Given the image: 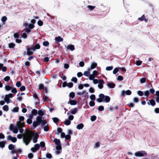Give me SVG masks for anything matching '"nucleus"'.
Masks as SVG:
<instances>
[{"label":"nucleus","instance_id":"f257e3e1","mask_svg":"<svg viewBox=\"0 0 159 159\" xmlns=\"http://www.w3.org/2000/svg\"><path fill=\"white\" fill-rule=\"evenodd\" d=\"M24 117L23 116H20L19 117V121L16 122V126H14L12 124L10 125V129L13 133L17 134L19 130V132L22 134L24 129L22 128L25 126V123L23 122L24 120Z\"/></svg>","mask_w":159,"mask_h":159},{"label":"nucleus","instance_id":"f03ea898","mask_svg":"<svg viewBox=\"0 0 159 159\" xmlns=\"http://www.w3.org/2000/svg\"><path fill=\"white\" fill-rule=\"evenodd\" d=\"M33 133L31 131L26 129L24 133L21 134H19L17 135V138L19 139L22 138L23 141L26 145H28L31 141Z\"/></svg>","mask_w":159,"mask_h":159},{"label":"nucleus","instance_id":"7ed1b4c3","mask_svg":"<svg viewBox=\"0 0 159 159\" xmlns=\"http://www.w3.org/2000/svg\"><path fill=\"white\" fill-rule=\"evenodd\" d=\"M134 155L136 157H142L147 156V154L146 151H142L135 152Z\"/></svg>","mask_w":159,"mask_h":159},{"label":"nucleus","instance_id":"20e7f679","mask_svg":"<svg viewBox=\"0 0 159 159\" xmlns=\"http://www.w3.org/2000/svg\"><path fill=\"white\" fill-rule=\"evenodd\" d=\"M54 143L57 145L56 147V149H61V143L59 139H55L53 141Z\"/></svg>","mask_w":159,"mask_h":159},{"label":"nucleus","instance_id":"39448f33","mask_svg":"<svg viewBox=\"0 0 159 159\" xmlns=\"http://www.w3.org/2000/svg\"><path fill=\"white\" fill-rule=\"evenodd\" d=\"M13 96V95L12 93H9L8 94H6L5 96L4 100L8 104L9 103L12 102L11 100L9 99L10 98H12Z\"/></svg>","mask_w":159,"mask_h":159},{"label":"nucleus","instance_id":"423d86ee","mask_svg":"<svg viewBox=\"0 0 159 159\" xmlns=\"http://www.w3.org/2000/svg\"><path fill=\"white\" fill-rule=\"evenodd\" d=\"M88 93L86 92V90H83L81 92H78L77 95L79 96H83L86 98H88L89 97Z\"/></svg>","mask_w":159,"mask_h":159},{"label":"nucleus","instance_id":"0eeeda50","mask_svg":"<svg viewBox=\"0 0 159 159\" xmlns=\"http://www.w3.org/2000/svg\"><path fill=\"white\" fill-rule=\"evenodd\" d=\"M98 74V73L96 70H94L92 74L91 75L90 74V76L89 77V79L91 80H93Z\"/></svg>","mask_w":159,"mask_h":159},{"label":"nucleus","instance_id":"6e6552de","mask_svg":"<svg viewBox=\"0 0 159 159\" xmlns=\"http://www.w3.org/2000/svg\"><path fill=\"white\" fill-rule=\"evenodd\" d=\"M40 148V145L39 144H36L34 145V147L31 148V151L33 152H36L37 151L39 150Z\"/></svg>","mask_w":159,"mask_h":159},{"label":"nucleus","instance_id":"1a4fd4ad","mask_svg":"<svg viewBox=\"0 0 159 159\" xmlns=\"http://www.w3.org/2000/svg\"><path fill=\"white\" fill-rule=\"evenodd\" d=\"M7 139L8 140L11 141L12 142L15 143L17 141V139L15 137H13L11 135H8L7 136Z\"/></svg>","mask_w":159,"mask_h":159},{"label":"nucleus","instance_id":"9d476101","mask_svg":"<svg viewBox=\"0 0 159 159\" xmlns=\"http://www.w3.org/2000/svg\"><path fill=\"white\" fill-rule=\"evenodd\" d=\"M104 82L103 80H99L98 87L99 89H102L103 88V84Z\"/></svg>","mask_w":159,"mask_h":159},{"label":"nucleus","instance_id":"9b49d317","mask_svg":"<svg viewBox=\"0 0 159 159\" xmlns=\"http://www.w3.org/2000/svg\"><path fill=\"white\" fill-rule=\"evenodd\" d=\"M104 94H100L99 95V98L97 99V101L99 102H103V98Z\"/></svg>","mask_w":159,"mask_h":159},{"label":"nucleus","instance_id":"f8f14e48","mask_svg":"<svg viewBox=\"0 0 159 159\" xmlns=\"http://www.w3.org/2000/svg\"><path fill=\"white\" fill-rule=\"evenodd\" d=\"M107 85L109 88L111 89L114 88L116 85L114 83L111 82H107Z\"/></svg>","mask_w":159,"mask_h":159},{"label":"nucleus","instance_id":"ddd939ff","mask_svg":"<svg viewBox=\"0 0 159 159\" xmlns=\"http://www.w3.org/2000/svg\"><path fill=\"white\" fill-rule=\"evenodd\" d=\"M103 101V102H105L106 103L109 102L110 100V97L107 96H105L104 95Z\"/></svg>","mask_w":159,"mask_h":159},{"label":"nucleus","instance_id":"4468645a","mask_svg":"<svg viewBox=\"0 0 159 159\" xmlns=\"http://www.w3.org/2000/svg\"><path fill=\"white\" fill-rule=\"evenodd\" d=\"M131 93V92L129 90H128L126 91H123L121 92V95L122 96L124 95L125 94L127 95H130Z\"/></svg>","mask_w":159,"mask_h":159},{"label":"nucleus","instance_id":"2eb2a0df","mask_svg":"<svg viewBox=\"0 0 159 159\" xmlns=\"http://www.w3.org/2000/svg\"><path fill=\"white\" fill-rule=\"evenodd\" d=\"M39 136V135L37 134H36L34 135V137L33 139V141L34 143H35L37 142Z\"/></svg>","mask_w":159,"mask_h":159},{"label":"nucleus","instance_id":"dca6fc26","mask_svg":"<svg viewBox=\"0 0 159 159\" xmlns=\"http://www.w3.org/2000/svg\"><path fill=\"white\" fill-rule=\"evenodd\" d=\"M55 39L57 43L62 42L63 40V39L60 36H58V37H56Z\"/></svg>","mask_w":159,"mask_h":159},{"label":"nucleus","instance_id":"f3484780","mask_svg":"<svg viewBox=\"0 0 159 159\" xmlns=\"http://www.w3.org/2000/svg\"><path fill=\"white\" fill-rule=\"evenodd\" d=\"M40 45L39 44H36L34 47H31L33 51H35L36 49H39L40 48Z\"/></svg>","mask_w":159,"mask_h":159},{"label":"nucleus","instance_id":"a211bd4d","mask_svg":"<svg viewBox=\"0 0 159 159\" xmlns=\"http://www.w3.org/2000/svg\"><path fill=\"white\" fill-rule=\"evenodd\" d=\"M66 49L73 51L75 49L74 46L73 45H69L67 46Z\"/></svg>","mask_w":159,"mask_h":159},{"label":"nucleus","instance_id":"6ab92c4d","mask_svg":"<svg viewBox=\"0 0 159 159\" xmlns=\"http://www.w3.org/2000/svg\"><path fill=\"white\" fill-rule=\"evenodd\" d=\"M67 103L71 105H75L77 104V102L75 100H70Z\"/></svg>","mask_w":159,"mask_h":159},{"label":"nucleus","instance_id":"aec40b11","mask_svg":"<svg viewBox=\"0 0 159 159\" xmlns=\"http://www.w3.org/2000/svg\"><path fill=\"white\" fill-rule=\"evenodd\" d=\"M31 50H32L31 49V48H28L27 49V54L28 55H30L33 54V52L31 51Z\"/></svg>","mask_w":159,"mask_h":159},{"label":"nucleus","instance_id":"412c9836","mask_svg":"<svg viewBox=\"0 0 159 159\" xmlns=\"http://www.w3.org/2000/svg\"><path fill=\"white\" fill-rule=\"evenodd\" d=\"M78 111V108H77L72 109L70 110V112L71 114L73 115L75 114Z\"/></svg>","mask_w":159,"mask_h":159},{"label":"nucleus","instance_id":"4be33fe9","mask_svg":"<svg viewBox=\"0 0 159 159\" xmlns=\"http://www.w3.org/2000/svg\"><path fill=\"white\" fill-rule=\"evenodd\" d=\"M36 121L38 122L39 124H40L42 121V117L40 116H38L36 118Z\"/></svg>","mask_w":159,"mask_h":159},{"label":"nucleus","instance_id":"5701e85b","mask_svg":"<svg viewBox=\"0 0 159 159\" xmlns=\"http://www.w3.org/2000/svg\"><path fill=\"white\" fill-rule=\"evenodd\" d=\"M84 126V125L83 124L80 123L77 125L76 128L78 129H83Z\"/></svg>","mask_w":159,"mask_h":159},{"label":"nucleus","instance_id":"b1692460","mask_svg":"<svg viewBox=\"0 0 159 159\" xmlns=\"http://www.w3.org/2000/svg\"><path fill=\"white\" fill-rule=\"evenodd\" d=\"M33 97L34 98L36 99L35 103L36 104H37L39 102V100L38 99V96L37 94L34 93L33 94Z\"/></svg>","mask_w":159,"mask_h":159},{"label":"nucleus","instance_id":"393cba45","mask_svg":"<svg viewBox=\"0 0 159 159\" xmlns=\"http://www.w3.org/2000/svg\"><path fill=\"white\" fill-rule=\"evenodd\" d=\"M97 64L96 63H93L90 66V67H91V70H93L94 69L96 66H97Z\"/></svg>","mask_w":159,"mask_h":159},{"label":"nucleus","instance_id":"a878e982","mask_svg":"<svg viewBox=\"0 0 159 159\" xmlns=\"http://www.w3.org/2000/svg\"><path fill=\"white\" fill-rule=\"evenodd\" d=\"M84 75L86 76L89 77L90 76V73L89 71H85L84 73Z\"/></svg>","mask_w":159,"mask_h":159},{"label":"nucleus","instance_id":"bb28decb","mask_svg":"<svg viewBox=\"0 0 159 159\" xmlns=\"http://www.w3.org/2000/svg\"><path fill=\"white\" fill-rule=\"evenodd\" d=\"M2 109L5 111H7L9 110V107L7 105H4L2 107Z\"/></svg>","mask_w":159,"mask_h":159},{"label":"nucleus","instance_id":"cd10ccee","mask_svg":"<svg viewBox=\"0 0 159 159\" xmlns=\"http://www.w3.org/2000/svg\"><path fill=\"white\" fill-rule=\"evenodd\" d=\"M150 104L152 106H154L156 104V103L155 100L153 99L151 100L150 101Z\"/></svg>","mask_w":159,"mask_h":159},{"label":"nucleus","instance_id":"c85d7f7f","mask_svg":"<svg viewBox=\"0 0 159 159\" xmlns=\"http://www.w3.org/2000/svg\"><path fill=\"white\" fill-rule=\"evenodd\" d=\"M15 146L12 144H10L8 146V148L9 150H12L14 149Z\"/></svg>","mask_w":159,"mask_h":159},{"label":"nucleus","instance_id":"c756f323","mask_svg":"<svg viewBox=\"0 0 159 159\" xmlns=\"http://www.w3.org/2000/svg\"><path fill=\"white\" fill-rule=\"evenodd\" d=\"M39 124L38 122L37 121H34L33 123V125L34 128H35Z\"/></svg>","mask_w":159,"mask_h":159},{"label":"nucleus","instance_id":"7c9ffc66","mask_svg":"<svg viewBox=\"0 0 159 159\" xmlns=\"http://www.w3.org/2000/svg\"><path fill=\"white\" fill-rule=\"evenodd\" d=\"M71 123V122L69 120H66L65 121H64V123L66 125H69Z\"/></svg>","mask_w":159,"mask_h":159},{"label":"nucleus","instance_id":"2f4dec72","mask_svg":"<svg viewBox=\"0 0 159 159\" xmlns=\"http://www.w3.org/2000/svg\"><path fill=\"white\" fill-rule=\"evenodd\" d=\"M11 89V87L8 85H6L5 86V89L7 91H9Z\"/></svg>","mask_w":159,"mask_h":159},{"label":"nucleus","instance_id":"473e14b6","mask_svg":"<svg viewBox=\"0 0 159 159\" xmlns=\"http://www.w3.org/2000/svg\"><path fill=\"white\" fill-rule=\"evenodd\" d=\"M5 142H0V147L2 148H3L5 147Z\"/></svg>","mask_w":159,"mask_h":159},{"label":"nucleus","instance_id":"72a5a7b5","mask_svg":"<svg viewBox=\"0 0 159 159\" xmlns=\"http://www.w3.org/2000/svg\"><path fill=\"white\" fill-rule=\"evenodd\" d=\"M37 113V111L36 110L34 109L32 111L31 114L33 115H36Z\"/></svg>","mask_w":159,"mask_h":159},{"label":"nucleus","instance_id":"f704fd0d","mask_svg":"<svg viewBox=\"0 0 159 159\" xmlns=\"http://www.w3.org/2000/svg\"><path fill=\"white\" fill-rule=\"evenodd\" d=\"M19 108L18 107H15L12 110L13 112H17L18 111Z\"/></svg>","mask_w":159,"mask_h":159},{"label":"nucleus","instance_id":"c9c22d12","mask_svg":"<svg viewBox=\"0 0 159 159\" xmlns=\"http://www.w3.org/2000/svg\"><path fill=\"white\" fill-rule=\"evenodd\" d=\"M75 96V94L73 92H71L70 93L69 96L72 98H73Z\"/></svg>","mask_w":159,"mask_h":159},{"label":"nucleus","instance_id":"e433bc0d","mask_svg":"<svg viewBox=\"0 0 159 159\" xmlns=\"http://www.w3.org/2000/svg\"><path fill=\"white\" fill-rule=\"evenodd\" d=\"M96 119V117L94 115L91 116L90 120L92 121H95Z\"/></svg>","mask_w":159,"mask_h":159},{"label":"nucleus","instance_id":"4c0bfd02","mask_svg":"<svg viewBox=\"0 0 159 159\" xmlns=\"http://www.w3.org/2000/svg\"><path fill=\"white\" fill-rule=\"evenodd\" d=\"M90 98L92 100H94L95 99V96L94 94H91L90 96Z\"/></svg>","mask_w":159,"mask_h":159},{"label":"nucleus","instance_id":"58836bf2","mask_svg":"<svg viewBox=\"0 0 159 159\" xmlns=\"http://www.w3.org/2000/svg\"><path fill=\"white\" fill-rule=\"evenodd\" d=\"M39 89H41H41L44 90L45 89V90H46V89L44 87L43 85L42 84L39 85Z\"/></svg>","mask_w":159,"mask_h":159},{"label":"nucleus","instance_id":"ea45409f","mask_svg":"<svg viewBox=\"0 0 159 159\" xmlns=\"http://www.w3.org/2000/svg\"><path fill=\"white\" fill-rule=\"evenodd\" d=\"M57 135H59L60 133H62V129L60 128H58L57 129Z\"/></svg>","mask_w":159,"mask_h":159},{"label":"nucleus","instance_id":"a19ab883","mask_svg":"<svg viewBox=\"0 0 159 159\" xmlns=\"http://www.w3.org/2000/svg\"><path fill=\"white\" fill-rule=\"evenodd\" d=\"M7 17L6 16H3L1 18V21L2 22H4L7 20Z\"/></svg>","mask_w":159,"mask_h":159},{"label":"nucleus","instance_id":"79ce46f5","mask_svg":"<svg viewBox=\"0 0 159 159\" xmlns=\"http://www.w3.org/2000/svg\"><path fill=\"white\" fill-rule=\"evenodd\" d=\"M43 22L41 20H39L38 22V25L39 26H42L43 25Z\"/></svg>","mask_w":159,"mask_h":159},{"label":"nucleus","instance_id":"37998d69","mask_svg":"<svg viewBox=\"0 0 159 159\" xmlns=\"http://www.w3.org/2000/svg\"><path fill=\"white\" fill-rule=\"evenodd\" d=\"M95 6H93L90 5H88L87 6V7L90 10H93L95 8Z\"/></svg>","mask_w":159,"mask_h":159},{"label":"nucleus","instance_id":"c03bdc74","mask_svg":"<svg viewBox=\"0 0 159 159\" xmlns=\"http://www.w3.org/2000/svg\"><path fill=\"white\" fill-rule=\"evenodd\" d=\"M49 129V127L47 125H45L44 127V130L45 131H48Z\"/></svg>","mask_w":159,"mask_h":159},{"label":"nucleus","instance_id":"a18cd8bd","mask_svg":"<svg viewBox=\"0 0 159 159\" xmlns=\"http://www.w3.org/2000/svg\"><path fill=\"white\" fill-rule=\"evenodd\" d=\"M137 93L139 96H142L143 94V92L141 91H138L137 92Z\"/></svg>","mask_w":159,"mask_h":159},{"label":"nucleus","instance_id":"49530a36","mask_svg":"<svg viewBox=\"0 0 159 159\" xmlns=\"http://www.w3.org/2000/svg\"><path fill=\"white\" fill-rule=\"evenodd\" d=\"M95 104V102L93 101H91L89 102V105L91 107L94 106Z\"/></svg>","mask_w":159,"mask_h":159},{"label":"nucleus","instance_id":"de8ad7c7","mask_svg":"<svg viewBox=\"0 0 159 159\" xmlns=\"http://www.w3.org/2000/svg\"><path fill=\"white\" fill-rule=\"evenodd\" d=\"M65 138L66 139L69 140L71 138V136L69 134H67L66 135Z\"/></svg>","mask_w":159,"mask_h":159},{"label":"nucleus","instance_id":"09e8293b","mask_svg":"<svg viewBox=\"0 0 159 159\" xmlns=\"http://www.w3.org/2000/svg\"><path fill=\"white\" fill-rule=\"evenodd\" d=\"M118 71V68H116L114 69L113 71V73L114 74H115Z\"/></svg>","mask_w":159,"mask_h":159},{"label":"nucleus","instance_id":"8fccbe9b","mask_svg":"<svg viewBox=\"0 0 159 159\" xmlns=\"http://www.w3.org/2000/svg\"><path fill=\"white\" fill-rule=\"evenodd\" d=\"M144 95L145 96L148 97L149 95V92L148 90H147L144 92Z\"/></svg>","mask_w":159,"mask_h":159},{"label":"nucleus","instance_id":"3c124183","mask_svg":"<svg viewBox=\"0 0 159 159\" xmlns=\"http://www.w3.org/2000/svg\"><path fill=\"white\" fill-rule=\"evenodd\" d=\"M73 86V83L72 82L67 84V86L70 88H71Z\"/></svg>","mask_w":159,"mask_h":159},{"label":"nucleus","instance_id":"603ef678","mask_svg":"<svg viewBox=\"0 0 159 159\" xmlns=\"http://www.w3.org/2000/svg\"><path fill=\"white\" fill-rule=\"evenodd\" d=\"M113 67L112 66H107L106 68V70H111L112 69Z\"/></svg>","mask_w":159,"mask_h":159},{"label":"nucleus","instance_id":"864d4df0","mask_svg":"<svg viewBox=\"0 0 159 159\" xmlns=\"http://www.w3.org/2000/svg\"><path fill=\"white\" fill-rule=\"evenodd\" d=\"M146 79L144 78H143L140 79V82L141 83H143L145 82Z\"/></svg>","mask_w":159,"mask_h":159},{"label":"nucleus","instance_id":"5fc2aeb1","mask_svg":"<svg viewBox=\"0 0 159 159\" xmlns=\"http://www.w3.org/2000/svg\"><path fill=\"white\" fill-rule=\"evenodd\" d=\"M92 80L93 84H96L99 82V80L97 79H93V80Z\"/></svg>","mask_w":159,"mask_h":159},{"label":"nucleus","instance_id":"6e6d98bb","mask_svg":"<svg viewBox=\"0 0 159 159\" xmlns=\"http://www.w3.org/2000/svg\"><path fill=\"white\" fill-rule=\"evenodd\" d=\"M104 108L103 106H100L98 107V110L99 111H102L104 110Z\"/></svg>","mask_w":159,"mask_h":159},{"label":"nucleus","instance_id":"4d7b16f0","mask_svg":"<svg viewBox=\"0 0 159 159\" xmlns=\"http://www.w3.org/2000/svg\"><path fill=\"white\" fill-rule=\"evenodd\" d=\"M53 120L54 122L56 123L59 121V119L57 117H54L53 118Z\"/></svg>","mask_w":159,"mask_h":159},{"label":"nucleus","instance_id":"13d9d810","mask_svg":"<svg viewBox=\"0 0 159 159\" xmlns=\"http://www.w3.org/2000/svg\"><path fill=\"white\" fill-rule=\"evenodd\" d=\"M15 46L14 43H11L9 44V47L10 48H13Z\"/></svg>","mask_w":159,"mask_h":159},{"label":"nucleus","instance_id":"bf43d9fd","mask_svg":"<svg viewBox=\"0 0 159 159\" xmlns=\"http://www.w3.org/2000/svg\"><path fill=\"white\" fill-rule=\"evenodd\" d=\"M10 79V77L9 76H7L5 77L4 79V80L5 81H9Z\"/></svg>","mask_w":159,"mask_h":159},{"label":"nucleus","instance_id":"052dcab7","mask_svg":"<svg viewBox=\"0 0 159 159\" xmlns=\"http://www.w3.org/2000/svg\"><path fill=\"white\" fill-rule=\"evenodd\" d=\"M123 77L122 76L120 75L118 76L117 78V80L119 81H122L123 80Z\"/></svg>","mask_w":159,"mask_h":159},{"label":"nucleus","instance_id":"680f3d73","mask_svg":"<svg viewBox=\"0 0 159 159\" xmlns=\"http://www.w3.org/2000/svg\"><path fill=\"white\" fill-rule=\"evenodd\" d=\"M34 27V25L33 24H30L28 25V27L30 29H32Z\"/></svg>","mask_w":159,"mask_h":159},{"label":"nucleus","instance_id":"e2e57ef3","mask_svg":"<svg viewBox=\"0 0 159 159\" xmlns=\"http://www.w3.org/2000/svg\"><path fill=\"white\" fill-rule=\"evenodd\" d=\"M38 114L40 116H43L44 115V113L42 110H40L38 111Z\"/></svg>","mask_w":159,"mask_h":159},{"label":"nucleus","instance_id":"0e129e2a","mask_svg":"<svg viewBox=\"0 0 159 159\" xmlns=\"http://www.w3.org/2000/svg\"><path fill=\"white\" fill-rule=\"evenodd\" d=\"M71 81L74 82L75 83H76L77 82V80L76 77H73L71 80Z\"/></svg>","mask_w":159,"mask_h":159},{"label":"nucleus","instance_id":"69168bd1","mask_svg":"<svg viewBox=\"0 0 159 159\" xmlns=\"http://www.w3.org/2000/svg\"><path fill=\"white\" fill-rule=\"evenodd\" d=\"M11 92L13 93H16L17 92V90L16 88H14L11 89Z\"/></svg>","mask_w":159,"mask_h":159},{"label":"nucleus","instance_id":"338daca9","mask_svg":"<svg viewBox=\"0 0 159 159\" xmlns=\"http://www.w3.org/2000/svg\"><path fill=\"white\" fill-rule=\"evenodd\" d=\"M26 122L29 124H30L32 123V120L30 119H28L27 120Z\"/></svg>","mask_w":159,"mask_h":159},{"label":"nucleus","instance_id":"774afa93","mask_svg":"<svg viewBox=\"0 0 159 159\" xmlns=\"http://www.w3.org/2000/svg\"><path fill=\"white\" fill-rule=\"evenodd\" d=\"M154 99L157 102L159 103V96H156L154 98Z\"/></svg>","mask_w":159,"mask_h":159}]
</instances>
